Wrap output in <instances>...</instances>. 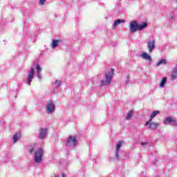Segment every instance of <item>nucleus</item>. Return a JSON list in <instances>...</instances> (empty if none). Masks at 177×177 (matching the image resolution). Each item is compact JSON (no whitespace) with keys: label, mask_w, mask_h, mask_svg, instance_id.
<instances>
[{"label":"nucleus","mask_w":177,"mask_h":177,"mask_svg":"<svg viewBox=\"0 0 177 177\" xmlns=\"http://www.w3.org/2000/svg\"><path fill=\"white\" fill-rule=\"evenodd\" d=\"M147 27V23L142 22L141 24H138V21H132L130 24V28L131 32H136V31H142Z\"/></svg>","instance_id":"nucleus-1"},{"label":"nucleus","mask_w":177,"mask_h":177,"mask_svg":"<svg viewBox=\"0 0 177 177\" xmlns=\"http://www.w3.org/2000/svg\"><path fill=\"white\" fill-rule=\"evenodd\" d=\"M113 75H114V69L111 68V71L108 72L105 76V80H100L101 86L110 85L113 80Z\"/></svg>","instance_id":"nucleus-2"},{"label":"nucleus","mask_w":177,"mask_h":177,"mask_svg":"<svg viewBox=\"0 0 177 177\" xmlns=\"http://www.w3.org/2000/svg\"><path fill=\"white\" fill-rule=\"evenodd\" d=\"M42 157H44V150L41 148H39L35 152V161L39 163L42 161Z\"/></svg>","instance_id":"nucleus-3"},{"label":"nucleus","mask_w":177,"mask_h":177,"mask_svg":"<svg viewBox=\"0 0 177 177\" xmlns=\"http://www.w3.org/2000/svg\"><path fill=\"white\" fill-rule=\"evenodd\" d=\"M46 110L48 114H50V113L55 111V104L53 103V101L49 100L47 102Z\"/></svg>","instance_id":"nucleus-4"},{"label":"nucleus","mask_w":177,"mask_h":177,"mask_svg":"<svg viewBox=\"0 0 177 177\" xmlns=\"http://www.w3.org/2000/svg\"><path fill=\"white\" fill-rule=\"evenodd\" d=\"M147 48L149 53H151L153 50L156 48V41L153 39L149 40L147 43Z\"/></svg>","instance_id":"nucleus-5"},{"label":"nucleus","mask_w":177,"mask_h":177,"mask_svg":"<svg viewBox=\"0 0 177 177\" xmlns=\"http://www.w3.org/2000/svg\"><path fill=\"white\" fill-rule=\"evenodd\" d=\"M122 145H124V141L122 140H120L118 143L116 145L115 154L118 160L120 158V155L118 154V152L120 151V149H121V146H122Z\"/></svg>","instance_id":"nucleus-6"},{"label":"nucleus","mask_w":177,"mask_h":177,"mask_svg":"<svg viewBox=\"0 0 177 177\" xmlns=\"http://www.w3.org/2000/svg\"><path fill=\"white\" fill-rule=\"evenodd\" d=\"M34 73H35V70L32 68L28 75V80H27L28 85H31L32 78H34Z\"/></svg>","instance_id":"nucleus-7"},{"label":"nucleus","mask_w":177,"mask_h":177,"mask_svg":"<svg viewBox=\"0 0 177 177\" xmlns=\"http://www.w3.org/2000/svg\"><path fill=\"white\" fill-rule=\"evenodd\" d=\"M147 125L149 126V129H157V128L158 127L159 124L157 122H150V120L146 122L145 123V127H147Z\"/></svg>","instance_id":"nucleus-8"},{"label":"nucleus","mask_w":177,"mask_h":177,"mask_svg":"<svg viewBox=\"0 0 177 177\" xmlns=\"http://www.w3.org/2000/svg\"><path fill=\"white\" fill-rule=\"evenodd\" d=\"M164 124H177L176 118L168 117L164 121Z\"/></svg>","instance_id":"nucleus-9"},{"label":"nucleus","mask_w":177,"mask_h":177,"mask_svg":"<svg viewBox=\"0 0 177 177\" xmlns=\"http://www.w3.org/2000/svg\"><path fill=\"white\" fill-rule=\"evenodd\" d=\"M71 142H73V147H75V146H77V137L75 136H70L68 139L67 143H66V146H68V143H71Z\"/></svg>","instance_id":"nucleus-10"},{"label":"nucleus","mask_w":177,"mask_h":177,"mask_svg":"<svg viewBox=\"0 0 177 177\" xmlns=\"http://www.w3.org/2000/svg\"><path fill=\"white\" fill-rule=\"evenodd\" d=\"M48 133V130L46 129H41L40 133L39 134V139H44Z\"/></svg>","instance_id":"nucleus-11"},{"label":"nucleus","mask_w":177,"mask_h":177,"mask_svg":"<svg viewBox=\"0 0 177 177\" xmlns=\"http://www.w3.org/2000/svg\"><path fill=\"white\" fill-rule=\"evenodd\" d=\"M140 57H142V59H145V60H149V62H151V57L150 55L146 53L141 54Z\"/></svg>","instance_id":"nucleus-12"},{"label":"nucleus","mask_w":177,"mask_h":177,"mask_svg":"<svg viewBox=\"0 0 177 177\" xmlns=\"http://www.w3.org/2000/svg\"><path fill=\"white\" fill-rule=\"evenodd\" d=\"M19 139H21V132H19L18 134L15 133L13 136L14 143H16Z\"/></svg>","instance_id":"nucleus-13"},{"label":"nucleus","mask_w":177,"mask_h":177,"mask_svg":"<svg viewBox=\"0 0 177 177\" xmlns=\"http://www.w3.org/2000/svg\"><path fill=\"white\" fill-rule=\"evenodd\" d=\"M60 42H62V40H60V39L53 40V42L51 44V46H52L53 49H55V48H56V46H57V45H59V44H60Z\"/></svg>","instance_id":"nucleus-14"},{"label":"nucleus","mask_w":177,"mask_h":177,"mask_svg":"<svg viewBox=\"0 0 177 177\" xmlns=\"http://www.w3.org/2000/svg\"><path fill=\"white\" fill-rule=\"evenodd\" d=\"M121 23H125V20L117 19L116 21H115V22L113 24V28H115V27H117V26H120V24H121Z\"/></svg>","instance_id":"nucleus-15"},{"label":"nucleus","mask_w":177,"mask_h":177,"mask_svg":"<svg viewBox=\"0 0 177 177\" xmlns=\"http://www.w3.org/2000/svg\"><path fill=\"white\" fill-rule=\"evenodd\" d=\"M157 114H160L159 111H155L151 113V118L149 119V122H151V121H153V118H154V117H156Z\"/></svg>","instance_id":"nucleus-16"},{"label":"nucleus","mask_w":177,"mask_h":177,"mask_svg":"<svg viewBox=\"0 0 177 177\" xmlns=\"http://www.w3.org/2000/svg\"><path fill=\"white\" fill-rule=\"evenodd\" d=\"M133 113H135V111L133 110H131L127 115L126 117V120H130L132 118V117H133Z\"/></svg>","instance_id":"nucleus-17"},{"label":"nucleus","mask_w":177,"mask_h":177,"mask_svg":"<svg viewBox=\"0 0 177 177\" xmlns=\"http://www.w3.org/2000/svg\"><path fill=\"white\" fill-rule=\"evenodd\" d=\"M165 84H167V77H164L162 79V82L160 84V88H164V86H165Z\"/></svg>","instance_id":"nucleus-18"},{"label":"nucleus","mask_w":177,"mask_h":177,"mask_svg":"<svg viewBox=\"0 0 177 177\" xmlns=\"http://www.w3.org/2000/svg\"><path fill=\"white\" fill-rule=\"evenodd\" d=\"M167 63V60L165 59H161L160 60L157 64L156 66L159 67V66H161V64H165Z\"/></svg>","instance_id":"nucleus-19"},{"label":"nucleus","mask_w":177,"mask_h":177,"mask_svg":"<svg viewBox=\"0 0 177 177\" xmlns=\"http://www.w3.org/2000/svg\"><path fill=\"white\" fill-rule=\"evenodd\" d=\"M36 70L37 71H38L39 73H41V71H42V69L41 68V66H39V65H37L36 66Z\"/></svg>","instance_id":"nucleus-20"},{"label":"nucleus","mask_w":177,"mask_h":177,"mask_svg":"<svg viewBox=\"0 0 177 177\" xmlns=\"http://www.w3.org/2000/svg\"><path fill=\"white\" fill-rule=\"evenodd\" d=\"M45 2H46V0H39V5L43 6L45 4Z\"/></svg>","instance_id":"nucleus-21"},{"label":"nucleus","mask_w":177,"mask_h":177,"mask_svg":"<svg viewBox=\"0 0 177 177\" xmlns=\"http://www.w3.org/2000/svg\"><path fill=\"white\" fill-rule=\"evenodd\" d=\"M60 84H61V82H60L59 80H56V81H55V85H57V86H60Z\"/></svg>","instance_id":"nucleus-22"},{"label":"nucleus","mask_w":177,"mask_h":177,"mask_svg":"<svg viewBox=\"0 0 177 177\" xmlns=\"http://www.w3.org/2000/svg\"><path fill=\"white\" fill-rule=\"evenodd\" d=\"M29 151L30 153H32L34 152V147H31L30 149H29Z\"/></svg>","instance_id":"nucleus-23"},{"label":"nucleus","mask_w":177,"mask_h":177,"mask_svg":"<svg viewBox=\"0 0 177 177\" xmlns=\"http://www.w3.org/2000/svg\"><path fill=\"white\" fill-rule=\"evenodd\" d=\"M142 146H145V145H147V142H142Z\"/></svg>","instance_id":"nucleus-24"},{"label":"nucleus","mask_w":177,"mask_h":177,"mask_svg":"<svg viewBox=\"0 0 177 177\" xmlns=\"http://www.w3.org/2000/svg\"><path fill=\"white\" fill-rule=\"evenodd\" d=\"M62 177H66V174H64V173H63V174H62Z\"/></svg>","instance_id":"nucleus-25"},{"label":"nucleus","mask_w":177,"mask_h":177,"mask_svg":"<svg viewBox=\"0 0 177 177\" xmlns=\"http://www.w3.org/2000/svg\"><path fill=\"white\" fill-rule=\"evenodd\" d=\"M54 177H56V174H54Z\"/></svg>","instance_id":"nucleus-26"}]
</instances>
